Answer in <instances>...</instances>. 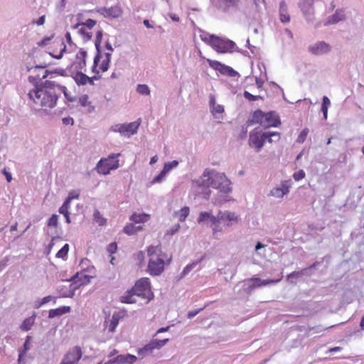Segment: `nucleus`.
<instances>
[{"mask_svg": "<svg viewBox=\"0 0 364 364\" xmlns=\"http://www.w3.org/2000/svg\"><path fill=\"white\" fill-rule=\"evenodd\" d=\"M146 252L149 257L146 272L154 277L161 275L165 266L170 263L171 258L162 251L160 245H150Z\"/></svg>", "mask_w": 364, "mask_h": 364, "instance_id": "nucleus-1", "label": "nucleus"}, {"mask_svg": "<svg viewBox=\"0 0 364 364\" xmlns=\"http://www.w3.org/2000/svg\"><path fill=\"white\" fill-rule=\"evenodd\" d=\"M28 95L35 104L45 108H53L58 100L55 90L44 86L35 87Z\"/></svg>", "mask_w": 364, "mask_h": 364, "instance_id": "nucleus-2", "label": "nucleus"}, {"mask_svg": "<svg viewBox=\"0 0 364 364\" xmlns=\"http://www.w3.org/2000/svg\"><path fill=\"white\" fill-rule=\"evenodd\" d=\"M102 38V32L101 31H97L95 43L97 53L94 58L93 65L92 67V73L96 75L106 72L109 69L111 61V53H103L100 51V48Z\"/></svg>", "mask_w": 364, "mask_h": 364, "instance_id": "nucleus-3", "label": "nucleus"}, {"mask_svg": "<svg viewBox=\"0 0 364 364\" xmlns=\"http://www.w3.org/2000/svg\"><path fill=\"white\" fill-rule=\"evenodd\" d=\"M258 123L261 126L268 128L271 127H277L280 124V120L275 112H269L264 113L260 109L256 110L251 119H248L247 124L248 126Z\"/></svg>", "mask_w": 364, "mask_h": 364, "instance_id": "nucleus-4", "label": "nucleus"}, {"mask_svg": "<svg viewBox=\"0 0 364 364\" xmlns=\"http://www.w3.org/2000/svg\"><path fill=\"white\" fill-rule=\"evenodd\" d=\"M121 154H111L106 158H102L97 164L96 170L98 173L102 175L109 174L111 171L116 170L119 167L118 158Z\"/></svg>", "mask_w": 364, "mask_h": 364, "instance_id": "nucleus-5", "label": "nucleus"}, {"mask_svg": "<svg viewBox=\"0 0 364 364\" xmlns=\"http://www.w3.org/2000/svg\"><path fill=\"white\" fill-rule=\"evenodd\" d=\"M136 296L146 300V303L149 302L154 297L151 291V282L149 278L142 277L138 279L132 287Z\"/></svg>", "mask_w": 364, "mask_h": 364, "instance_id": "nucleus-6", "label": "nucleus"}, {"mask_svg": "<svg viewBox=\"0 0 364 364\" xmlns=\"http://www.w3.org/2000/svg\"><path fill=\"white\" fill-rule=\"evenodd\" d=\"M272 136L277 137V134L265 133V132H262L255 129L250 133L248 141L249 146L255 149L257 152H259L263 147L266 141L270 143L274 141V139H272Z\"/></svg>", "mask_w": 364, "mask_h": 364, "instance_id": "nucleus-7", "label": "nucleus"}, {"mask_svg": "<svg viewBox=\"0 0 364 364\" xmlns=\"http://www.w3.org/2000/svg\"><path fill=\"white\" fill-rule=\"evenodd\" d=\"M225 176L214 170H205L203 174V182L204 185L213 188H220L225 183Z\"/></svg>", "mask_w": 364, "mask_h": 364, "instance_id": "nucleus-8", "label": "nucleus"}, {"mask_svg": "<svg viewBox=\"0 0 364 364\" xmlns=\"http://www.w3.org/2000/svg\"><path fill=\"white\" fill-rule=\"evenodd\" d=\"M97 22L92 19H87L83 23H77L73 26L74 29H77V33L80 36L84 42H87L92 38V29L96 25Z\"/></svg>", "mask_w": 364, "mask_h": 364, "instance_id": "nucleus-9", "label": "nucleus"}, {"mask_svg": "<svg viewBox=\"0 0 364 364\" xmlns=\"http://www.w3.org/2000/svg\"><path fill=\"white\" fill-rule=\"evenodd\" d=\"M51 76L50 77V80H46L44 82V87H48V89H52L55 90V88H58L60 92L64 94V96L69 100L72 101V99L69 97L67 88L65 85H62L60 81L56 80L55 77L58 75L63 76L64 71L62 70L60 73L53 72L50 73Z\"/></svg>", "mask_w": 364, "mask_h": 364, "instance_id": "nucleus-10", "label": "nucleus"}, {"mask_svg": "<svg viewBox=\"0 0 364 364\" xmlns=\"http://www.w3.org/2000/svg\"><path fill=\"white\" fill-rule=\"evenodd\" d=\"M197 220L198 223L209 220L211 223L214 233L222 230L220 225L223 223V218L215 217L210 212H201Z\"/></svg>", "mask_w": 364, "mask_h": 364, "instance_id": "nucleus-11", "label": "nucleus"}, {"mask_svg": "<svg viewBox=\"0 0 364 364\" xmlns=\"http://www.w3.org/2000/svg\"><path fill=\"white\" fill-rule=\"evenodd\" d=\"M282 279V277L277 279H261L258 277H252L246 281L245 285H247L246 291L250 293L255 289L265 286L267 284H277Z\"/></svg>", "mask_w": 364, "mask_h": 364, "instance_id": "nucleus-12", "label": "nucleus"}, {"mask_svg": "<svg viewBox=\"0 0 364 364\" xmlns=\"http://www.w3.org/2000/svg\"><path fill=\"white\" fill-rule=\"evenodd\" d=\"M140 125V119L137 122H130L129 124H117L113 130L118 132L120 134L129 136L130 135L134 134L137 132L139 127Z\"/></svg>", "mask_w": 364, "mask_h": 364, "instance_id": "nucleus-13", "label": "nucleus"}, {"mask_svg": "<svg viewBox=\"0 0 364 364\" xmlns=\"http://www.w3.org/2000/svg\"><path fill=\"white\" fill-rule=\"evenodd\" d=\"M331 50V46L325 41H317L308 46V51L314 55H323L328 54Z\"/></svg>", "mask_w": 364, "mask_h": 364, "instance_id": "nucleus-14", "label": "nucleus"}, {"mask_svg": "<svg viewBox=\"0 0 364 364\" xmlns=\"http://www.w3.org/2000/svg\"><path fill=\"white\" fill-rule=\"evenodd\" d=\"M218 53L228 52V42L218 36L211 35L204 39Z\"/></svg>", "mask_w": 364, "mask_h": 364, "instance_id": "nucleus-15", "label": "nucleus"}, {"mask_svg": "<svg viewBox=\"0 0 364 364\" xmlns=\"http://www.w3.org/2000/svg\"><path fill=\"white\" fill-rule=\"evenodd\" d=\"M48 49V53L52 57L60 59L66 50V46L63 40H55L51 43Z\"/></svg>", "mask_w": 364, "mask_h": 364, "instance_id": "nucleus-16", "label": "nucleus"}, {"mask_svg": "<svg viewBox=\"0 0 364 364\" xmlns=\"http://www.w3.org/2000/svg\"><path fill=\"white\" fill-rule=\"evenodd\" d=\"M82 357L80 347L75 346L65 355L60 364H77Z\"/></svg>", "mask_w": 364, "mask_h": 364, "instance_id": "nucleus-17", "label": "nucleus"}, {"mask_svg": "<svg viewBox=\"0 0 364 364\" xmlns=\"http://www.w3.org/2000/svg\"><path fill=\"white\" fill-rule=\"evenodd\" d=\"M314 0H302L299 3L303 15L307 21H313L314 19V10L313 7Z\"/></svg>", "mask_w": 364, "mask_h": 364, "instance_id": "nucleus-18", "label": "nucleus"}, {"mask_svg": "<svg viewBox=\"0 0 364 364\" xmlns=\"http://www.w3.org/2000/svg\"><path fill=\"white\" fill-rule=\"evenodd\" d=\"M168 341V338H165L163 340H152L143 348L138 349L137 353L138 355H143L147 352H151L154 349H160L161 347L166 345Z\"/></svg>", "mask_w": 364, "mask_h": 364, "instance_id": "nucleus-19", "label": "nucleus"}, {"mask_svg": "<svg viewBox=\"0 0 364 364\" xmlns=\"http://www.w3.org/2000/svg\"><path fill=\"white\" fill-rule=\"evenodd\" d=\"M291 186V181L290 180L283 181L279 186L275 187L270 191L269 195L277 198H282L289 192Z\"/></svg>", "mask_w": 364, "mask_h": 364, "instance_id": "nucleus-20", "label": "nucleus"}, {"mask_svg": "<svg viewBox=\"0 0 364 364\" xmlns=\"http://www.w3.org/2000/svg\"><path fill=\"white\" fill-rule=\"evenodd\" d=\"M100 14L104 16L105 18H118L122 14V10L119 5H115L109 8H101L99 10Z\"/></svg>", "mask_w": 364, "mask_h": 364, "instance_id": "nucleus-21", "label": "nucleus"}, {"mask_svg": "<svg viewBox=\"0 0 364 364\" xmlns=\"http://www.w3.org/2000/svg\"><path fill=\"white\" fill-rule=\"evenodd\" d=\"M99 76L88 77L81 71H77L73 76V79L77 85H85L87 84L94 85V80L99 79Z\"/></svg>", "mask_w": 364, "mask_h": 364, "instance_id": "nucleus-22", "label": "nucleus"}, {"mask_svg": "<svg viewBox=\"0 0 364 364\" xmlns=\"http://www.w3.org/2000/svg\"><path fill=\"white\" fill-rule=\"evenodd\" d=\"M127 314L125 310H121L117 312H114L112 314V318L109 321V323L107 326L108 331L110 333H113L117 326H118L119 320L124 318L125 316H127Z\"/></svg>", "mask_w": 364, "mask_h": 364, "instance_id": "nucleus-23", "label": "nucleus"}, {"mask_svg": "<svg viewBox=\"0 0 364 364\" xmlns=\"http://www.w3.org/2000/svg\"><path fill=\"white\" fill-rule=\"evenodd\" d=\"M210 106L211 112L215 118L220 119L223 117L225 112L224 107L220 105H215V99L213 95H210Z\"/></svg>", "mask_w": 364, "mask_h": 364, "instance_id": "nucleus-24", "label": "nucleus"}, {"mask_svg": "<svg viewBox=\"0 0 364 364\" xmlns=\"http://www.w3.org/2000/svg\"><path fill=\"white\" fill-rule=\"evenodd\" d=\"M346 19V15L343 9H337L333 15L328 17L325 26L336 24Z\"/></svg>", "mask_w": 364, "mask_h": 364, "instance_id": "nucleus-25", "label": "nucleus"}, {"mask_svg": "<svg viewBox=\"0 0 364 364\" xmlns=\"http://www.w3.org/2000/svg\"><path fill=\"white\" fill-rule=\"evenodd\" d=\"M87 56V53L83 49H80V50L76 53L74 65L77 69L82 70L86 67Z\"/></svg>", "mask_w": 364, "mask_h": 364, "instance_id": "nucleus-26", "label": "nucleus"}, {"mask_svg": "<svg viewBox=\"0 0 364 364\" xmlns=\"http://www.w3.org/2000/svg\"><path fill=\"white\" fill-rule=\"evenodd\" d=\"M136 360L137 358L132 354L119 355L114 358L112 363L118 364H132L135 363Z\"/></svg>", "mask_w": 364, "mask_h": 364, "instance_id": "nucleus-27", "label": "nucleus"}, {"mask_svg": "<svg viewBox=\"0 0 364 364\" xmlns=\"http://www.w3.org/2000/svg\"><path fill=\"white\" fill-rule=\"evenodd\" d=\"M279 16L282 23H288L290 21V16L288 14V9L286 2L282 0L279 3Z\"/></svg>", "mask_w": 364, "mask_h": 364, "instance_id": "nucleus-28", "label": "nucleus"}, {"mask_svg": "<svg viewBox=\"0 0 364 364\" xmlns=\"http://www.w3.org/2000/svg\"><path fill=\"white\" fill-rule=\"evenodd\" d=\"M304 275L309 276V269H303L301 271H294L288 274L287 279L290 283L295 284L296 280Z\"/></svg>", "mask_w": 364, "mask_h": 364, "instance_id": "nucleus-29", "label": "nucleus"}, {"mask_svg": "<svg viewBox=\"0 0 364 364\" xmlns=\"http://www.w3.org/2000/svg\"><path fill=\"white\" fill-rule=\"evenodd\" d=\"M209 65L214 70H218L222 74H225L228 72V66L220 63L217 60H213L210 59H206Z\"/></svg>", "mask_w": 364, "mask_h": 364, "instance_id": "nucleus-30", "label": "nucleus"}, {"mask_svg": "<svg viewBox=\"0 0 364 364\" xmlns=\"http://www.w3.org/2000/svg\"><path fill=\"white\" fill-rule=\"evenodd\" d=\"M134 296H136V294L133 291V288H132L127 291L124 295L120 296V301L124 304H134L136 302Z\"/></svg>", "mask_w": 364, "mask_h": 364, "instance_id": "nucleus-31", "label": "nucleus"}, {"mask_svg": "<svg viewBox=\"0 0 364 364\" xmlns=\"http://www.w3.org/2000/svg\"><path fill=\"white\" fill-rule=\"evenodd\" d=\"M70 311V306H61L55 309H51L49 311L48 317L52 318L56 316H60L66 313H69Z\"/></svg>", "mask_w": 364, "mask_h": 364, "instance_id": "nucleus-32", "label": "nucleus"}, {"mask_svg": "<svg viewBox=\"0 0 364 364\" xmlns=\"http://www.w3.org/2000/svg\"><path fill=\"white\" fill-rule=\"evenodd\" d=\"M149 215L145 213H133L130 217V220L135 223H144L149 220Z\"/></svg>", "mask_w": 364, "mask_h": 364, "instance_id": "nucleus-33", "label": "nucleus"}, {"mask_svg": "<svg viewBox=\"0 0 364 364\" xmlns=\"http://www.w3.org/2000/svg\"><path fill=\"white\" fill-rule=\"evenodd\" d=\"M35 320H36V314H33V316L24 319V321L22 322V323L20 326V328L23 331H28L31 330L35 323Z\"/></svg>", "mask_w": 364, "mask_h": 364, "instance_id": "nucleus-34", "label": "nucleus"}, {"mask_svg": "<svg viewBox=\"0 0 364 364\" xmlns=\"http://www.w3.org/2000/svg\"><path fill=\"white\" fill-rule=\"evenodd\" d=\"M31 336H28L26 337V339L25 341V343L23 344V348L22 350H19V355H18V364H22L21 362L23 360V357L26 355V352L30 349L31 348Z\"/></svg>", "mask_w": 364, "mask_h": 364, "instance_id": "nucleus-35", "label": "nucleus"}, {"mask_svg": "<svg viewBox=\"0 0 364 364\" xmlns=\"http://www.w3.org/2000/svg\"><path fill=\"white\" fill-rule=\"evenodd\" d=\"M141 226H136L133 223H129L124 227L123 232L128 235H132L136 234L138 231L141 230Z\"/></svg>", "mask_w": 364, "mask_h": 364, "instance_id": "nucleus-36", "label": "nucleus"}, {"mask_svg": "<svg viewBox=\"0 0 364 364\" xmlns=\"http://www.w3.org/2000/svg\"><path fill=\"white\" fill-rule=\"evenodd\" d=\"M178 215V220L181 222H183L186 220V218L189 215V208L185 206L182 208L178 213H176Z\"/></svg>", "mask_w": 364, "mask_h": 364, "instance_id": "nucleus-37", "label": "nucleus"}, {"mask_svg": "<svg viewBox=\"0 0 364 364\" xmlns=\"http://www.w3.org/2000/svg\"><path fill=\"white\" fill-rule=\"evenodd\" d=\"M69 251V245L65 244L55 255L57 258L65 259Z\"/></svg>", "mask_w": 364, "mask_h": 364, "instance_id": "nucleus-38", "label": "nucleus"}, {"mask_svg": "<svg viewBox=\"0 0 364 364\" xmlns=\"http://www.w3.org/2000/svg\"><path fill=\"white\" fill-rule=\"evenodd\" d=\"M94 220L100 226L105 225L107 223V220L102 216L98 210H95L94 213Z\"/></svg>", "mask_w": 364, "mask_h": 364, "instance_id": "nucleus-39", "label": "nucleus"}, {"mask_svg": "<svg viewBox=\"0 0 364 364\" xmlns=\"http://www.w3.org/2000/svg\"><path fill=\"white\" fill-rule=\"evenodd\" d=\"M178 164L177 161H173L171 162L165 163L163 171L165 173H168L172 168L176 167Z\"/></svg>", "mask_w": 364, "mask_h": 364, "instance_id": "nucleus-40", "label": "nucleus"}, {"mask_svg": "<svg viewBox=\"0 0 364 364\" xmlns=\"http://www.w3.org/2000/svg\"><path fill=\"white\" fill-rule=\"evenodd\" d=\"M137 92L143 95H149L150 90L146 85H139L136 88Z\"/></svg>", "mask_w": 364, "mask_h": 364, "instance_id": "nucleus-41", "label": "nucleus"}, {"mask_svg": "<svg viewBox=\"0 0 364 364\" xmlns=\"http://www.w3.org/2000/svg\"><path fill=\"white\" fill-rule=\"evenodd\" d=\"M47 225L48 227L56 228L58 225V216L55 214L52 215L51 217L48 220Z\"/></svg>", "mask_w": 364, "mask_h": 364, "instance_id": "nucleus-42", "label": "nucleus"}, {"mask_svg": "<svg viewBox=\"0 0 364 364\" xmlns=\"http://www.w3.org/2000/svg\"><path fill=\"white\" fill-rule=\"evenodd\" d=\"M70 205V203H69L65 200L63 204L59 208V210H58L59 213L63 215L70 213H69Z\"/></svg>", "mask_w": 364, "mask_h": 364, "instance_id": "nucleus-43", "label": "nucleus"}, {"mask_svg": "<svg viewBox=\"0 0 364 364\" xmlns=\"http://www.w3.org/2000/svg\"><path fill=\"white\" fill-rule=\"evenodd\" d=\"M79 196H80L79 191H73L69 193V195H68V198L65 199V201L70 203V202L73 199H78Z\"/></svg>", "mask_w": 364, "mask_h": 364, "instance_id": "nucleus-44", "label": "nucleus"}, {"mask_svg": "<svg viewBox=\"0 0 364 364\" xmlns=\"http://www.w3.org/2000/svg\"><path fill=\"white\" fill-rule=\"evenodd\" d=\"M308 133H309V129H307V128L304 129L301 131V132L300 133V134L299 135L297 141L299 143H303L306 140Z\"/></svg>", "mask_w": 364, "mask_h": 364, "instance_id": "nucleus-45", "label": "nucleus"}, {"mask_svg": "<svg viewBox=\"0 0 364 364\" xmlns=\"http://www.w3.org/2000/svg\"><path fill=\"white\" fill-rule=\"evenodd\" d=\"M244 97L249 101H255L262 98L260 95H253L247 91H245Z\"/></svg>", "mask_w": 364, "mask_h": 364, "instance_id": "nucleus-46", "label": "nucleus"}, {"mask_svg": "<svg viewBox=\"0 0 364 364\" xmlns=\"http://www.w3.org/2000/svg\"><path fill=\"white\" fill-rule=\"evenodd\" d=\"M239 220V216L237 215H236L235 213L229 212V225L234 223H237Z\"/></svg>", "mask_w": 364, "mask_h": 364, "instance_id": "nucleus-47", "label": "nucleus"}, {"mask_svg": "<svg viewBox=\"0 0 364 364\" xmlns=\"http://www.w3.org/2000/svg\"><path fill=\"white\" fill-rule=\"evenodd\" d=\"M166 174L167 173L162 170L161 173L153 179L151 183L154 184L156 183H160L163 180V178H164Z\"/></svg>", "mask_w": 364, "mask_h": 364, "instance_id": "nucleus-48", "label": "nucleus"}, {"mask_svg": "<svg viewBox=\"0 0 364 364\" xmlns=\"http://www.w3.org/2000/svg\"><path fill=\"white\" fill-rule=\"evenodd\" d=\"M293 177L295 181H300L305 177V172L303 170H299L294 173Z\"/></svg>", "mask_w": 364, "mask_h": 364, "instance_id": "nucleus-49", "label": "nucleus"}, {"mask_svg": "<svg viewBox=\"0 0 364 364\" xmlns=\"http://www.w3.org/2000/svg\"><path fill=\"white\" fill-rule=\"evenodd\" d=\"M107 252L110 254V255H112L114 254V252H116L117 250V243L116 242H112L110 243L108 247H107Z\"/></svg>", "mask_w": 364, "mask_h": 364, "instance_id": "nucleus-50", "label": "nucleus"}, {"mask_svg": "<svg viewBox=\"0 0 364 364\" xmlns=\"http://www.w3.org/2000/svg\"><path fill=\"white\" fill-rule=\"evenodd\" d=\"M240 1L241 0H229V8L232 7L235 9H238Z\"/></svg>", "mask_w": 364, "mask_h": 364, "instance_id": "nucleus-51", "label": "nucleus"}, {"mask_svg": "<svg viewBox=\"0 0 364 364\" xmlns=\"http://www.w3.org/2000/svg\"><path fill=\"white\" fill-rule=\"evenodd\" d=\"M136 259L139 264L144 263V253L142 251H139L136 255Z\"/></svg>", "mask_w": 364, "mask_h": 364, "instance_id": "nucleus-52", "label": "nucleus"}, {"mask_svg": "<svg viewBox=\"0 0 364 364\" xmlns=\"http://www.w3.org/2000/svg\"><path fill=\"white\" fill-rule=\"evenodd\" d=\"M57 239H59V237H54L52 238L50 242L48 244V247H47V254L49 255L51 252V250L53 248V247L54 246V241Z\"/></svg>", "mask_w": 364, "mask_h": 364, "instance_id": "nucleus-53", "label": "nucleus"}, {"mask_svg": "<svg viewBox=\"0 0 364 364\" xmlns=\"http://www.w3.org/2000/svg\"><path fill=\"white\" fill-rule=\"evenodd\" d=\"M330 105H331L330 100L328 98V97L323 96V100H322V105H321V106L326 107L328 108Z\"/></svg>", "mask_w": 364, "mask_h": 364, "instance_id": "nucleus-54", "label": "nucleus"}, {"mask_svg": "<svg viewBox=\"0 0 364 364\" xmlns=\"http://www.w3.org/2000/svg\"><path fill=\"white\" fill-rule=\"evenodd\" d=\"M63 123L65 125H73L74 123V120L72 117H65L63 119Z\"/></svg>", "mask_w": 364, "mask_h": 364, "instance_id": "nucleus-55", "label": "nucleus"}, {"mask_svg": "<svg viewBox=\"0 0 364 364\" xmlns=\"http://www.w3.org/2000/svg\"><path fill=\"white\" fill-rule=\"evenodd\" d=\"M2 173L5 176L6 181L9 183L11 182L12 180L11 174L9 172H8L6 168H4V170L2 171Z\"/></svg>", "mask_w": 364, "mask_h": 364, "instance_id": "nucleus-56", "label": "nucleus"}, {"mask_svg": "<svg viewBox=\"0 0 364 364\" xmlns=\"http://www.w3.org/2000/svg\"><path fill=\"white\" fill-rule=\"evenodd\" d=\"M229 77H235L238 75L237 72H236L235 70H233L232 68L229 67L228 70Z\"/></svg>", "mask_w": 364, "mask_h": 364, "instance_id": "nucleus-57", "label": "nucleus"}, {"mask_svg": "<svg viewBox=\"0 0 364 364\" xmlns=\"http://www.w3.org/2000/svg\"><path fill=\"white\" fill-rule=\"evenodd\" d=\"M328 109V108H327V107H323V106H321V112H322V113H323V118H324L325 119H327Z\"/></svg>", "mask_w": 364, "mask_h": 364, "instance_id": "nucleus-58", "label": "nucleus"}, {"mask_svg": "<svg viewBox=\"0 0 364 364\" xmlns=\"http://www.w3.org/2000/svg\"><path fill=\"white\" fill-rule=\"evenodd\" d=\"M65 38L68 44L71 45L73 43L71 35L69 32L65 33Z\"/></svg>", "mask_w": 364, "mask_h": 364, "instance_id": "nucleus-59", "label": "nucleus"}, {"mask_svg": "<svg viewBox=\"0 0 364 364\" xmlns=\"http://www.w3.org/2000/svg\"><path fill=\"white\" fill-rule=\"evenodd\" d=\"M319 264L318 262H314L313 264H311V266H309V267H307L306 269H309V276L311 274V269H315L318 265Z\"/></svg>", "mask_w": 364, "mask_h": 364, "instance_id": "nucleus-60", "label": "nucleus"}, {"mask_svg": "<svg viewBox=\"0 0 364 364\" xmlns=\"http://www.w3.org/2000/svg\"><path fill=\"white\" fill-rule=\"evenodd\" d=\"M264 0H254V4L255 5V7L258 9L260 5L264 4Z\"/></svg>", "mask_w": 364, "mask_h": 364, "instance_id": "nucleus-61", "label": "nucleus"}, {"mask_svg": "<svg viewBox=\"0 0 364 364\" xmlns=\"http://www.w3.org/2000/svg\"><path fill=\"white\" fill-rule=\"evenodd\" d=\"M45 23V16H41L36 21V24L38 26L43 25Z\"/></svg>", "mask_w": 364, "mask_h": 364, "instance_id": "nucleus-62", "label": "nucleus"}, {"mask_svg": "<svg viewBox=\"0 0 364 364\" xmlns=\"http://www.w3.org/2000/svg\"><path fill=\"white\" fill-rule=\"evenodd\" d=\"M235 46V42L231 40H229V52L233 51Z\"/></svg>", "mask_w": 364, "mask_h": 364, "instance_id": "nucleus-63", "label": "nucleus"}, {"mask_svg": "<svg viewBox=\"0 0 364 364\" xmlns=\"http://www.w3.org/2000/svg\"><path fill=\"white\" fill-rule=\"evenodd\" d=\"M50 300H51V296H45V297L42 299V301H41V304H46V303H47V302H49Z\"/></svg>", "mask_w": 364, "mask_h": 364, "instance_id": "nucleus-64", "label": "nucleus"}]
</instances>
